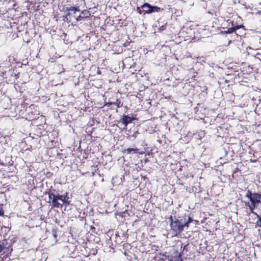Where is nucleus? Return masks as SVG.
Instances as JSON below:
<instances>
[{
	"mask_svg": "<svg viewBox=\"0 0 261 261\" xmlns=\"http://www.w3.org/2000/svg\"><path fill=\"white\" fill-rule=\"evenodd\" d=\"M112 104H113V105H115L117 106H118V107H121L122 106V104H121L120 101H118V100H117L116 102H114V103H110V105H112Z\"/></svg>",
	"mask_w": 261,
	"mask_h": 261,
	"instance_id": "obj_11",
	"label": "nucleus"
},
{
	"mask_svg": "<svg viewBox=\"0 0 261 261\" xmlns=\"http://www.w3.org/2000/svg\"><path fill=\"white\" fill-rule=\"evenodd\" d=\"M141 8L143 9V13L144 14L151 13L150 5L148 4H144L141 6Z\"/></svg>",
	"mask_w": 261,
	"mask_h": 261,
	"instance_id": "obj_5",
	"label": "nucleus"
},
{
	"mask_svg": "<svg viewBox=\"0 0 261 261\" xmlns=\"http://www.w3.org/2000/svg\"><path fill=\"white\" fill-rule=\"evenodd\" d=\"M77 21H79L81 20V16H79L77 18H76Z\"/></svg>",
	"mask_w": 261,
	"mask_h": 261,
	"instance_id": "obj_14",
	"label": "nucleus"
},
{
	"mask_svg": "<svg viewBox=\"0 0 261 261\" xmlns=\"http://www.w3.org/2000/svg\"><path fill=\"white\" fill-rule=\"evenodd\" d=\"M242 26L241 25H237V26H235L233 27L229 28L227 29L226 31H225L224 32L222 31L221 33L231 34V33H233L234 31H235L236 30L242 28Z\"/></svg>",
	"mask_w": 261,
	"mask_h": 261,
	"instance_id": "obj_6",
	"label": "nucleus"
},
{
	"mask_svg": "<svg viewBox=\"0 0 261 261\" xmlns=\"http://www.w3.org/2000/svg\"><path fill=\"white\" fill-rule=\"evenodd\" d=\"M67 10L68 11V15L74 14V13H75L76 12L80 11L79 9L77 8H76V7H71V8L68 9Z\"/></svg>",
	"mask_w": 261,
	"mask_h": 261,
	"instance_id": "obj_9",
	"label": "nucleus"
},
{
	"mask_svg": "<svg viewBox=\"0 0 261 261\" xmlns=\"http://www.w3.org/2000/svg\"><path fill=\"white\" fill-rule=\"evenodd\" d=\"M134 119L132 117H130L127 115L123 116L121 121L125 125V126H127V124L132 122L133 120Z\"/></svg>",
	"mask_w": 261,
	"mask_h": 261,
	"instance_id": "obj_4",
	"label": "nucleus"
},
{
	"mask_svg": "<svg viewBox=\"0 0 261 261\" xmlns=\"http://www.w3.org/2000/svg\"><path fill=\"white\" fill-rule=\"evenodd\" d=\"M150 9H151V13H154V12H161L163 10V9L161 8L158 7L157 6H151L150 5Z\"/></svg>",
	"mask_w": 261,
	"mask_h": 261,
	"instance_id": "obj_8",
	"label": "nucleus"
},
{
	"mask_svg": "<svg viewBox=\"0 0 261 261\" xmlns=\"http://www.w3.org/2000/svg\"><path fill=\"white\" fill-rule=\"evenodd\" d=\"M246 197L251 201V203L249 207L251 212H253V210H255L256 211L254 213L255 214L261 213V194L251 193L250 191H248Z\"/></svg>",
	"mask_w": 261,
	"mask_h": 261,
	"instance_id": "obj_1",
	"label": "nucleus"
},
{
	"mask_svg": "<svg viewBox=\"0 0 261 261\" xmlns=\"http://www.w3.org/2000/svg\"><path fill=\"white\" fill-rule=\"evenodd\" d=\"M124 152H126L127 154L130 153L132 152H133L134 153H138V149L137 148H128L127 149H126L124 151ZM144 153V152H140L139 153L141 154H143Z\"/></svg>",
	"mask_w": 261,
	"mask_h": 261,
	"instance_id": "obj_7",
	"label": "nucleus"
},
{
	"mask_svg": "<svg viewBox=\"0 0 261 261\" xmlns=\"http://www.w3.org/2000/svg\"><path fill=\"white\" fill-rule=\"evenodd\" d=\"M49 198L51 201L54 207H59L63 205L67 206L69 204V198L67 197V194L63 195H55L54 194H50Z\"/></svg>",
	"mask_w": 261,
	"mask_h": 261,
	"instance_id": "obj_2",
	"label": "nucleus"
},
{
	"mask_svg": "<svg viewBox=\"0 0 261 261\" xmlns=\"http://www.w3.org/2000/svg\"><path fill=\"white\" fill-rule=\"evenodd\" d=\"M193 221L191 218L189 217L188 221L184 224L185 227H189V224Z\"/></svg>",
	"mask_w": 261,
	"mask_h": 261,
	"instance_id": "obj_10",
	"label": "nucleus"
},
{
	"mask_svg": "<svg viewBox=\"0 0 261 261\" xmlns=\"http://www.w3.org/2000/svg\"><path fill=\"white\" fill-rule=\"evenodd\" d=\"M4 215V211L2 207H0V216H3Z\"/></svg>",
	"mask_w": 261,
	"mask_h": 261,
	"instance_id": "obj_12",
	"label": "nucleus"
},
{
	"mask_svg": "<svg viewBox=\"0 0 261 261\" xmlns=\"http://www.w3.org/2000/svg\"><path fill=\"white\" fill-rule=\"evenodd\" d=\"M3 250V247L2 246L0 245V252H1Z\"/></svg>",
	"mask_w": 261,
	"mask_h": 261,
	"instance_id": "obj_15",
	"label": "nucleus"
},
{
	"mask_svg": "<svg viewBox=\"0 0 261 261\" xmlns=\"http://www.w3.org/2000/svg\"><path fill=\"white\" fill-rule=\"evenodd\" d=\"M170 226L175 235L180 233L185 227L184 224L181 223L178 220H172L170 223Z\"/></svg>",
	"mask_w": 261,
	"mask_h": 261,
	"instance_id": "obj_3",
	"label": "nucleus"
},
{
	"mask_svg": "<svg viewBox=\"0 0 261 261\" xmlns=\"http://www.w3.org/2000/svg\"><path fill=\"white\" fill-rule=\"evenodd\" d=\"M166 28V27L165 25H162L160 28V30L162 31V30H164Z\"/></svg>",
	"mask_w": 261,
	"mask_h": 261,
	"instance_id": "obj_13",
	"label": "nucleus"
}]
</instances>
